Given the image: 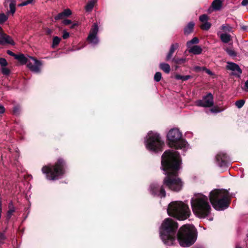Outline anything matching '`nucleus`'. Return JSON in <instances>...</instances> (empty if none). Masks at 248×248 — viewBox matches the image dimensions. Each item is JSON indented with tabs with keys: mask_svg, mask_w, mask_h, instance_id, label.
<instances>
[{
	"mask_svg": "<svg viewBox=\"0 0 248 248\" xmlns=\"http://www.w3.org/2000/svg\"><path fill=\"white\" fill-rule=\"evenodd\" d=\"M178 226L171 218H166L162 222L160 229V236L164 244L172 246L175 243L176 238L181 246L188 247L196 241V230L192 225H185L180 228L177 234Z\"/></svg>",
	"mask_w": 248,
	"mask_h": 248,
	"instance_id": "nucleus-1",
	"label": "nucleus"
},
{
	"mask_svg": "<svg viewBox=\"0 0 248 248\" xmlns=\"http://www.w3.org/2000/svg\"><path fill=\"white\" fill-rule=\"evenodd\" d=\"M8 19V17L4 14H0V24L5 22Z\"/></svg>",
	"mask_w": 248,
	"mask_h": 248,
	"instance_id": "nucleus-38",
	"label": "nucleus"
},
{
	"mask_svg": "<svg viewBox=\"0 0 248 248\" xmlns=\"http://www.w3.org/2000/svg\"><path fill=\"white\" fill-rule=\"evenodd\" d=\"M2 32V29L0 27V34Z\"/></svg>",
	"mask_w": 248,
	"mask_h": 248,
	"instance_id": "nucleus-57",
	"label": "nucleus"
},
{
	"mask_svg": "<svg viewBox=\"0 0 248 248\" xmlns=\"http://www.w3.org/2000/svg\"><path fill=\"white\" fill-rule=\"evenodd\" d=\"M191 78L189 75L182 76L177 74L175 76V78L177 80H182L183 81H186L188 80Z\"/></svg>",
	"mask_w": 248,
	"mask_h": 248,
	"instance_id": "nucleus-30",
	"label": "nucleus"
},
{
	"mask_svg": "<svg viewBox=\"0 0 248 248\" xmlns=\"http://www.w3.org/2000/svg\"><path fill=\"white\" fill-rule=\"evenodd\" d=\"M78 26V23H74L71 24V25L70 26V28L71 29H74V28H75V27Z\"/></svg>",
	"mask_w": 248,
	"mask_h": 248,
	"instance_id": "nucleus-49",
	"label": "nucleus"
},
{
	"mask_svg": "<svg viewBox=\"0 0 248 248\" xmlns=\"http://www.w3.org/2000/svg\"><path fill=\"white\" fill-rule=\"evenodd\" d=\"M196 105L198 107L203 108H210L214 105V96L213 94L209 93L203 96L202 99L197 100Z\"/></svg>",
	"mask_w": 248,
	"mask_h": 248,
	"instance_id": "nucleus-10",
	"label": "nucleus"
},
{
	"mask_svg": "<svg viewBox=\"0 0 248 248\" xmlns=\"http://www.w3.org/2000/svg\"><path fill=\"white\" fill-rule=\"evenodd\" d=\"M34 0H26V2L27 3V4H30L33 3Z\"/></svg>",
	"mask_w": 248,
	"mask_h": 248,
	"instance_id": "nucleus-53",
	"label": "nucleus"
},
{
	"mask_svg": "<svg viewBox=\"0 0 248 248\" xmlns=\"http://www.w3.org/2000/svg\"><path fill=\"white\" fill-rule=\"evenodd\" d=\"M245 101L241 99L235 102V105L238 108H241L244 105Z\"/></svg>",
	"mask_w": 248,
	"mask_h": 248,
	"instance_id": "nucleus-35",
	"label": "nucleus"
},
{
	"mask_svg": "<svg viewBox=\"0 0 248 248\" xmlns=\"http://www.w3.org/2000/svg\"><path fill=\"white\" fill-rule=\"evenodd\" d=\"M179 46V45L178 43H176L171 44V45L170 46V50L166 57V60L167 61H168L170 59H171L174 51L177 48H178Z\"/></svg>",
	"mask_w": 248,
	"mask_h": 248,
	"instance_id": "nucleus-17",
	"label": "nucleus"
},
{
	"mask_svg": "<svg viewBox=\"0 0 248 248\" xmlns=\"http://www.w3.org/2000/svg\"><path fill=\"white\" fill-rule=\"evenodd\" d=\"M7 1L10 2L9 8L10 12L13 15L16 12V0H6Z\"/></svg>",
	"mask_w": 248,
	"mask_h": 248,
	"instance_id": "nucleus-25",
	"label": "nucleus"
},
{
	"mask_svg": "<svg viewBox=\"0 0 248 248\" xmlns=\"http://www.w3.org/2000/svg\"><path fill=\"white\" fill-rule=\"evenodd\" d=\"M236 248H241L240 247H236Z\"/></svg>",
	"mask_w": 248,
	"mask_h": 248,
	"instance_id": "nucleus-60",
	"label": "nucleus"
},
{
	"mask_svg": "<svg viewBox=\"0 0 248 248\" xmlns=\"http://www.w3.org/2000/svg\"><path fill=\"white\" fill-rule=\"evenodd\" d=\"M13 112L14 114L17 115L20 113V108L18 106H15L13 108Z\"/></svg>",
	"mask_w": 248,
	"mask_h": 248,
	"instance_id": "nucleus-39",
	"label": "nucleus"
},
{
	"mask_svg": "<svg viewBox=\"0 0 248 248\" xmlns=\"http://www.w3.org/2000/svg\"><path fill=\"white\" fill-rule=\"evenodd\" d=\"M211 26V24L209 22H204L201 25V28L203 30H208Z\"/></svg>",
	"mask_w": 248,
	"mask_h": 248,
	"instance_id": "nucleus-34",
	"label": "nucleus"
},
{
	"mask_svg": "<svg viewBox=\"0 0 248 248\" xmlns=\"http://www.w3.org/2000/svg\"><path fill=\"white\" fill-rule=\"evenodd\" d=\"M97 0H90L85 6V10L87 12H91L92 11L94 4L97 2Z\"/></svg>",
	"mask_w": 248,
	"mask_h": 248,
	"instance_id": "nucleus-23",
	"label": "nucleus"
},
{
	"mask_svg": "<svg viewBox=\"0 0 248 248\" xmlns=\"http://www.w3.org/2000/svg\"><path fill=\"white\" fill-rule=\"evenodd\" d=\"M225 51L230 57H235L237 56L236 52L232 48L227 47L225 49Z\"/></svg>",
	"mask_w": 248,
	"mask_h": 248,
	"instance_id": "nucleus-29",
	"label": "nucleus"
},
{
	"mask_svg": "<svg viewBox=\"0 0 248 248\" xmlns=\"http://www.w3.org/2000/svg\"><path fill=\"white\" fill-rule=\"evenodd\" d=\"M208 16L207 15L203 14L199 17V20L202 22H206L208 21Z\"/></svg>",
	"mask_w": 248,
	"mask_h": 248,
	"instance_id": "nucleus-37",
	"label": "nucleus"
},
{
	"mask_svg": "<svg viewBox=\"0 0 248 248\" xmlns=\"http://www.w3.org/2000/svg\"><path fill=\"white\" fill-rule=\"evenodd\" d=\"M241 29L243 30V31H246L248 29V27L246 26H243L241 27Z\"/></svg>",
	"mask_w": 248,
	"mask_h": 248,
	"instance_id": "nucleus-54",
	"label": "nucleus"
},
{
	"mask_svg": "<svg viewBox=\"0 0 248 248\" xmlns=\"http://www.w3.org/2000/svg\"><path fill=\"white\" fill-rule=\"evenodd\" d=\"M227 69L235 72V73L234 74L238 77H239L242 73L239 66L232 62H227Z\"/></svg>",
	"mask_w": 248,
	"mask_h": 248,
	"instance_id": "nucleus-13",
	"label": "nucleus"
},
{
	"mask_svg": "<svg viewBox=\"0 0 248 248\" xmlns=\"http://www.w3.org/2000/svg\"><path fill=\"white\" fill-rule=\"evenodd\" d=\"M46 32L47 34H50L52 32V31L50 29H48L46 31Z\"/></svg>",
	"mask_w": 248,
	"mask_h": 248,
	"instance_id": "nucleus-55",
	"label": "nucleus"
},
{
	"mask_svg": "<svg viewBox=\"0 0 248 248\" xmlns=\"http://www.w3.org/2000/svg\"><path fill=\"white\" fill-rule=\"evenodd\" d=\"M162 78L161 73L159 72H156L154 76V80L156 82H158L161 80Z\"/></svg>",
	"mask_w": 248,
	"mask_h": 248,
	"instance_id": "nucleus-36",
	"label": "nucleus"
},
{
	"mask_svg": "<svg viewBox=\"0 0 248 248\" xmlns=\"http://www.w3.org/2000/svg\"><path fill=\"white\" fill-rule=\"evenodd\" d=\"M0 64L2 67H4L7 65V62L4 58H0Z\"/></svg>",
	"mask_w": 248,
	"mask_h": 248,
	"instance_id": "nucleus-41",
	"label": "nucleus"
},
{
	"mask_svg": "<svg viewBox=\"0 0 248 248\" xmlns=\"http://www.w3.org/2000/svg\"><path fill=\"white\" fill-rule=\"evenodd\" d=\"M204 70H206V72L207 74H209V75H212V72L209 69H206V68L204 67Z\"/></svg>",
	"mask_w": 248,
	"mask_h": 248,
	"instance_id": "nucleus-52",
	"label": "nucleus"
},
{
	"mask_svg": "<svg viewBox=\"0 0 248 248\" xmlns=\"http://www.w3.org/2000/svg\"><path fill=\"white\" fill-rule=\"evenodd\" d=\"M194 26V23L193 22H190L188 23L187 26L184 29V33L185 34H188L191 33L193 29Z\"/></svg>",
	"mask_w": 248,
	"mask_h": 248,
	"instance_id": "nucleus-22",
	"label": "nucleus"
},
{
	"mask_svg": "<svg viewBox=\"0 0 248 248\" xmlns=\"http://www.w3.org/2000/svg\"><path fill=\"white\" fill-rule=\"evenodd\" d=\"M195 69L197 71L201 70L202 69L204 70V67H201L200 66H196L195 67Z\"/></svg>",
	"mask_w": 248,
	"mask_h": 248,
	"instance_id": "nucleus-51",
	"label": "nucleus"
},
{
	"mask_svg": "<svg viewBox=\"0 0 248 248\" xmlns=\"http://www.w3.org/2000/svg\"><path fill=\"white\" fill-rule=\"evenodd\" d=\"M146 148L154 153H157L163 150L164 141L160 135L155 131H150L147 133L144 139Z\"/></svg>",
	"mask_w": 248,
	"mask_h": 248,
	"instance_id": "nucleus-7",
	"label": "nucleus"
},
{
	"mask_svg": "<svg viewBox=\"0 0 248 248\" xmlns=\"http://www.w3.org/2000/svg\"><path fill=\"white\" fill-rule=\"evenodd\" d=\"M225 108H220L218 107L215 106L210 109V111L213 113H218L224 111Z\"/></svg>",
	"mask_w": 248,
	"mask_h": 248,
	"instance_id": "nucleus-31",
	"label": "nucleus"
},
{
	"mask_svg": "<svg viewBox=\"0 0 248 248\" xmlns=\"http://www.w3.org/2000/svg\"><path fill=\"white\" fill-rule=\"evenodd\" d=\"M180 156H162L161 168L167 176L163 180V185L174 191H180L183 186L181 179L177 177L180 169Z\"/></svg>",
	"mask_w": 248,
	"mask_h": 248,
	"instance_id": "nucleus-2",
	"label": "nucleus"
},
{
	"mask_svg": "<svg viewBox=\"0 0 248 248\" xmlns=\"http://www.w3.org/2000/svg\"><path fill=\"white\" fill-rule=\"evenodd\" d=\"M69 37V33L67 32L65 30L63 31L62 38L64 39H66Z\"/></svg>",
	"mask_w": 248,
	"mask_h": 248,
	"instance_id": "nucleus-43",
	"label": "nucleus"
},
{
	"mask_svg": "<svg viewBox=\"0 0 248 248\" xmlns=\"http://www.w3.org/2000/svg\"><path fill=\"white\" fill-rule=\"evenodd\" d=\"M199 40L197 37H194L191 40L187 41L186 43V46L188 48H190L191 47L192 45L193 44H197L199 43Z\"/></svg>",
	"mask_w": 248,
	"mask_h": 248,
	"instance_id": "nucleus-27",
	"label": "nucleus"
},
{
	"mask_svg": "<svg viewBox=\"0 0 248 248\" xmlns=\"http://www.w3.org/2000/svg\"><path fill=\"white\" fill-rule=\"evenodd\" d=\"M42 65L41 61L31 57H30L27 66L31 71L35 73H39L41 72Z\"/></svg>",
	"mask_w": 248,
	"mask_h": 248,
	"instance_id": "nucleus-11",
	"label": "nucleus"
},
{
	"mask_svg": "<svg viewBox=\"0 0 248 248\" xmlns=\"http://www.w3.org/2000/svg\"><path fill=\"white\" fill-rule=\"evenodd\" d=\"M62 23L63 24L65 25H68L69 24H71L72 21L69 19H64L62 21Z\"/></svg>",
	"mask_w": 248,
	"mask_h": 248,
	"instance_id": "nucleus-44",
	"label": "nucleus"
},
{
	"mask_svg": "<svg viewBox=\"0 0 248 248\" xmlns=\"http://www.w3.org/2000/svg\"><path fill=\"white\" fill-rule=\"evenodd\" d=\"M30 57H26L24 54H21L17 55L16 57V59L18 60L22 64H28L30 60Z\"/></svg>",
	"mask_w": 248,
	"mask_h": 248,
	"instance_id": "nucleus-19",
	"label": "nucleus"
},
{
	"mask_svg": "<svg viewBox=\"0 0 248 248\" xmlns=\"http://www.w3.org/2000/svg\"><path fill=\"white\" fill-rule=\"evenodd\" d=\"M26 5H27V3L26 2V1H23V2H22V3H20V4H19L18 5V6H19V7H22V6H26Z\"/></svg>",
	"mask_w": 248,
	"mask_h": 248,
	"instance_id": "nucleus-50",
	"label": "nucleus"
},
{
	"mask_svg": "<svg viewBox=\"0 0 248 248\" xmlns=\"http://www.w3.org/2000/svg\"><path fill=\"white\" fill-rule=\"evenodd\" d=\"M242 90L245 92H248V79L245 82L244 87Z\"/></svg>",
	"mask_w": 248,
	"mask_h": 248,
	"instance_id": "nucleus-42",
	"label": "nucleus"
},
{
	"mask_svg": "<svg viewBox=\"0 0 248 248\" xmlns=\"http://www.w3.org/2000/svg\"><path fill=\"white\" fill-rule=\"evenodd\" d=\"M194 214L199 218H205L211 213L212 208L208 197L202 194L195 195L191 200Z\"/></svg>",
	"mask_w": 248,
	"mask_h": 248,
	"instance_id": "nucleus-4",
	"label": "nucleus"
},
{
	"mask_svg": "<svg viewBox=\"0 0 248 248\" xmlns=\"http://www.w3.org/2000/svg\"><path fill=\"white\" fill-rule=\"evenodd\" d=\"M210 201L215 209L224 210L229 206V193L225 189H214L210 193Z\"/></svg>",
	"mask_w": 248,
	"mask_h": 248,
	"instance_id": "nucleus-5",
	"label": "nucleus"
},
{
	"mask_svg": "<svg viewBox=\"0 0 248 248\" xmlns=\"http://www.w3.org/2000/svg\"><path fill=\"white\" fill-rule=\"evenodd\" d=\"M209 220H213V218H211Z\"/></svg>",
	"mask_w": 248,
	"mask_h": 248,
	"instance_id": "nucleus-59",
	"label": "nucleus"
},
{
	"mask_svg": "<svg viewBox=\"0 0 248 248\" xmlns=\"http://www.w3.org/2000/svg\"><path fill=\"white\" fill-rule=\"evenodd\" d=\"M241 4L243 6H247L248 5V0H243Z\"/></svg>",
	"mask_w": 248,
	"mask_h": 248,
	"instance_id": "nucleus-48",
	"label": "nucleus"
},
{
	"mask_svg": "<svg viewBox=\"0 0 248 248\" xmlns=\"http://www.w3.org/2000/svg\"><path fill=\"white\" fill-rule=\"evenodd\" d=\"M159 68L167 74L169 73L170 71V65L166 63H160L159 64Z\"/></svg>",
	"mask_w": 248,
	"mask_h": 248,
	"instance_id": "nucleus-24",
	"label": "nucleus"
},
{
	"mask_svg": "<svg viewBox=\"0 0 248 248\" xmlns=\"http://www.w3.org/2000/svg\"><path fill=\"white\" fill-rule=\"evenodd\" d=\"M220 29L224 32H230L232 31V27L228 24H222L220 27Z\"/></svg>",
	"mask_w": 248,
	"mask_h": 248,
	"instance_id": "nucleus-26",
	"label": "nucleus"
},
{
	"mask_svg": "<svg viewBox=\"0 0 248 248\" xmlns=\"http://www.w3.org/2000/svg\"><path fill=\"white\" fill-rule=\"evenodd\" d=\"M1 212H2V211L1 209H0V218H1Z\"/></svg>",
	"mask_w": 248,
	"mask_h": 248,
	"instance_id": "nucleus-58",
	"label": "nucleus"
},
{
	"mask_svg": "<svg viewBox=\"0 0 248 248\" xmlns=\"http://www.w3.org/2000/svg\"><path fill=\"white\" fill-rule=\"evenodd\" d=\"M15 208L13 205V203L12 202H11L9 204V210L7 212V216L8 217H10L11 216V215L15 212Z\"/></svg>",
	"mask_w": 248,
	"mask_h": 248,
	"instance_id": "nucleus-32",
	"label": "nucleus"
},
{
	"mask_svg": "<svg viewBox=\"0 0 248 248\" xmlns=\"http://www.w3.org/2000/svg\"><path fill=\"white\" fill-rule=\"evenodd\" d=\"M7 53L8 55H9L10 56L14 57L15 59H16V56H17V54H15L14 53H13V52H12L11 51H10L9 50H8L7 51Z\"/></svg>",
	"mask_w": 248,
	"mask_h": 248,
	"instance_id": "nucleus-45",
	"label": "nucleus"
},
{
	"mask_svg": "<svg viewBox=\"0 0 248 248\" xmlns=\"http://www.w3.org/2000/svg\"><path fill=\"white\" fill-rule=\"evenodd\" d=\"M172 61L176 64H181L186 62V59L185 58H173L172 59Z\"/></svg>",
	"mask_w": 248,
	"mask_h": 248,
	"instance_id": "nucleus-28",
	"label": "nucleus"
},
{
	"mask_svg": "<svg viewBox=\"0 0 248 248\" xmlns=\"http://www.w3.org/2000/svg\"><path fill=\"white\" fill-rule=\"evenodd\" d=\"M66 165L64 161L59 159L54 165L45 166L42 169L43 173L46 174L47 179L54 180L59 179L65 172Z\"/></svg>",
	"mask_w": 248,
	"mask_h": 248,
	"instance_id": "nucleus-8",
	"label": "nucleus"
},
{
	"mask_svg": "<svg viewBox=\"0 0 248 248\" xmlns=\"http://www.w3.org/2000/svg\"><path fill=\"white\" fill-rule=\"evenodd\" d=\"M6 237L3 233H0V241L4 240L5 239Z\"/></svg>",
	"mask_w": 248,
	"mask_h": 248,
	"instance_id": "nucleus-47",
	"label": "nucleus"
},
{
	"mask_svg": "<svg viewBox=\"0 0 248 248\" xmlns=\"http://www.w3.org/2000/svg\"><path fill=\"white\" fill-rule=\"evenodd\" d=\"M167 212L169 216L180 220L186 219L190 213L188 205L181 201L171 202L168 205Z\"/></svg>",
	"mask_w": 248,
	"mask_h": 248,
	"instance_id": "nucleus-6",
	"label": "nucleus"
},
{
	"mask_svg": "<svg viewBox=\"0 0 248 248\" xmlns=\"http://www.w3.org/2000/svg\"><path fill=\"white\" fill-rule=\"evenodd\" d=\"M5 112V108L2 105H0V114H3Z\"/></svg>",
	"mask_w": 248,
	"mask_h": 248,
	"instance_id": "nucleus-46",
	"label": "nucleus"
},
{
	"mask_svg": "<svg viewBox=\"0 0 248 248\" xmlns=\"http://www.w3.org/2000/svg\"><path fill=\"white\" fill-rule=\"evenodd\" d=\"M150 191L151 194L155 196L160 198H164L166 196V192L163 186H160L156 184H152L150 186Z\"/></svg>",
	"mask_w": 248,
	"mask_h": 248,
	"instance_id": "nucleus-12",
	"label": "nucleus"
},
{
	"mask_svg": "<svg viewBox=\"0 0 248 248\" xmlns=\"http://www.w3.org/2000/svg\"><path fill=\"white\" fill-rule=\"evenodd\" d=\"M218 36H219L220 40L223 43H228L232 40V37L231 35L226 33H220V32H218L217 33Z\"/></svg>",
	"mask_w": 248,
	"mask_h": 248,
	"instance_id": "nucleus-18",
	"label": "nucleus"
},
{
	"mask_svg": "<svg viewBox=\"0 0 248 248\" xmlns=\"http://www.w3.org/2000/svg\"><path fill=\"white\" fill-rule=\"evenodd\" d=\"M98 32V26L97 24L95 23L92 26L87 38L88 41L93 46H96L99 43V40L97 36Z\"/></svg>",
	"mask_w": 248,
	"mask_h": 248,
	"instance_id": "nucleus-9",
	"label": "nucleus"
},
{
	"mask_svg": "<svg viewBox=\"0 0 248 248\" xmlns=\"http://www.w3.org/2000/svg\"><path fill=\"white\" fill-rule=\"evenodd\" d=\"M188 52L194 55H199L202 52V47L197 45L193 46L189 48Z\"/></svg>",
	"mask_w": 248,
	"mask_h": 248,
	"instance_id": "nucleus-20",
	"label": "nucleus"
},
{
	"mask_svg": "<svg viewBox=\"0 0 248 248\" xmlns=\"http://www.w3.org/2000/svg\"><path fill=\"white\" fill-rule=\"evenodd\" d=\"M223 0H214L212 4V6L215 10H219L222 6Z\"/></svg>",
	"mask_w": 248,
	"mask_h": 248,
	"instance_id": "nucleus-21",
	"label": "nucleus"
},
{
	"mask_svg": "<svg viewBox=\"0 0 248 248\" xmlns=\"http://www.w3.org/2000/svg\"><path fill=\"white\" fill-rule=\"evenodd\" d=\"M1 71L3 75H8L10 74V70L6 66L2 67L1 68Z\"/></svg>",
	"mask_w": 248,
	"mask_h": 248,
	"instance_id": "nucleus-40",
	"label": "nucleus"
},
{
	"mask_svg": "<svg viewBox=\"0 0 248 248\" xmlns=\"http://www.w3.org/2000/svg\"><path fill=\"white\" fill-rule=\"evenodd\" d=\"M61 40V39L58 36L54 37L53 39L52 47L55 48L56 46H57L60 43Z\"/></svg>",
	"mask_w": 248,
	"mask_h": 248,
	"instance_id": "nucleus-33",
	"label": "nucleus"
},
{
	"mask_svg": "<svg viewBox=\"0 0 248 248\" xmlns=\"http://www.w3.org/2000/svg\"><path fill=\"white\" fill-rule=\"evenodd\" d=\"M5 44H10L13 46L15 45V43L10 36L2 32L0 34V45H4Z\"/></svg>",
	"mask_w": 248,
	"mask_h": 248,
	"instance_id": "nucleus-14",
	"label": "nucleus"
},
{
	"mask_svg": "<svg viewBox=\"0 0 248 248\" xmlns=\"http://www.w3.org/2000/svg\"><path fill=\"white\" fill-rule=\"evenodd\" d=\"M0 209H1L2 210V208H1V201H0Z\"/></svg>",
	"mask_w": 248,
	"mask_h": 248,
	"instance_id": "nucleus-56",
	"label": "nucleus"
},
{
	"mask_svg": "<svg viewBox=\"0 0 248 248\" xmlns=\"http://www.w3.org/2000/svg\"><path fill=\"white\" fill-rule=\"evenodd\" d=\"M167 140L169 149L162 155H181L190 148L187 142L183 138L182 132L177 128H171L169 131Z\"/></svg>",
	"mask_w": 248,
	"mask_h": 248,
	"instance_id": "nucleus-3",
	"label": "nucleus"
},
{
	"mask_svg": "<svg viewBox=\"0 0 248 248\" xmlns=\"http://www.w3.org/2000/svg\"><path fill=\"white\" fill-rule=\"evenodd\" d=\"M216 163L220 167L227 166L228 164L226 156H216Z\"/></svg>",
	"mask_w": 248,
	"mask_h": 248,
	"instance_id": "nucleus-15",
	"label": "nucleus"
},
{
	"mask_svg": "<svg viewBox=\"0 0 248 248\" xmlns=\"http://www.w3.org/2000/svg\"><path fill=\"white\" fill-rule=\"evenodd\" d=\"M72 15V12L69 9H65L62 12L58 14L55 16L56 20L63 19L64 17H68Z\"/></svg>",
	"mask_w": 248,
	"mask_h": 248,
	"instance_id": "nucleus-16",
	"label": "nucleus"
}]
</instances>
